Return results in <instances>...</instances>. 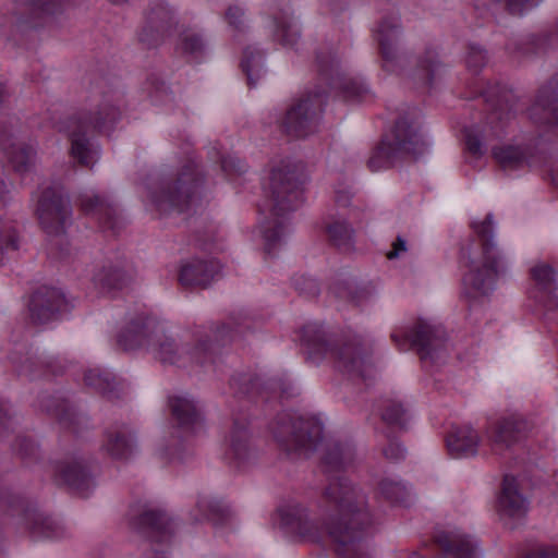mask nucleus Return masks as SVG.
<instances>
[{
    "instance_id": "1",
    "label": "nucleus",
    "mask_w": 558,
    "mask_h": 558,
    "mask_svg": "<svg viewBox=\"0 0 558 558\" xmlns=\"http://www.w3.org/2000/svg\"><path fill=\"white\" fill-rule=\"evenodd\" d=\"M355 458V448L350 441H327L322 462L329 484L323 494L326 518L322 524L310 520L306 508L300 504H289L278 510L283 529L313 543L328 537L339 558H366L365 539L373 525L365 495L347 477L332 475L352 466Z\"/></svg>"
},
{
    "instance_id": "2",
    "label": "nucleus",
    "mask_w": 558,
    "mask_h": 558,
    "mask_svg": "<svg viewBox=\"0 0 558 558\" xmlns=\"http://www.w3.org/2000/svg\"><path fill=\"white\" fill-rule=\"evenodd\" d=\"M317 76L324 87L314 86L306 90L287 110L282 121L283 131L293 137H305L317 131L329 90L340 93L345 99H362L367 89L345 77L336 56L330 49L316 51Z\"/></svg>"
},
{
    "instance_id": "3",
    "label": "nucleus",
    "mask_w": 558,
    "mask_h": 558,
    "mask_svg": "<svg viewBox=\"0 0 558 558\" xmlns=\"http://www.w3.org/2000/svg\"><path fill=\"white\" fill-rule=\"evenodd\" d=\"M121 99L111 89L96 87L86 106L56 122V129L71 142L70 155L82 167L93 168L99 159V149L88 133H102L113 129L121 119Z\"/></svg>"
},
{
    "instance_id": "4",
    "label": "nucleus",
    "mask_w": 558,
    "mask_h": 558,
    "mask_svg": "<svg viewBox=\"0 0 558 558\" xmlns=\"http://www.w3.org/2000/svg\"><path fill=\"white\" fill-rule=\"evenodd\" d=\"M473 235L460 246L459 260L469 271L463 276L465 286L481 294L495 289L498 279L507 276L509 259L495 241V221L492 213L482 221H472Z\"/></svg>"
},
{
    "instance_id": "5",
    "label": "nucleus",
    "mask_w": 558,
    "mask_h": 558,
    "mask_svg": "<svg viewBox=\"0 0 558 558\" xmlns=\"http://www.w3.org/2000/svg\"><path fill=\"white\" fill-rule=\"evenodd\" d=\"M239 329L233 330L229 324L198 327L193 332V340L179 349L175 340L158 323L148 350L162 364L178 367H206L214 365L221 349L230 344Z\"/></svg>"
},
{
    "instance_id": "6",
    "label": "nucleus",
    "mask_w": 558,
    "mask_h": 558,
    "mask_svg": "<svg viewBox=\"0 0 558 558\" xmlns=\"http://www.w3.org/2000/svg\"><path fill=\"white\" fill-rule=\"evenodd\" d=\"M300 340L307 362L317 364L329 355L336 368L350 377L366 380L372 376V344L361 336L333 340L322 324L308 323L301 328Z\"/></svg>"
},
{
    "instance_id": "7",
    "label": "nucleus",
    "mask_w": 558,
    "mask_h": 558,
    "mask_svg": "<svg viewBox=\"0 0 558 558\" xmlns=\"http://www.w3.org/2000/svg\"><path fill=\"white\" fill-rule=\"evenodd\" d=\"M204 182L199 165L189 160L175 173L160 182L153 201L162 214L196 211L201 204Z\"/></svg>"
},
{
    "instance_id": "8",
    "label": "nucleus",
    "mask_w": 558,
    "mask_h": 558,
    "mask_svg": "<svg viewBox=\"0 0 558 558\" xmlns=\"http://www.w3.org/2000/svg\"><path fill=\"white\" fill-rule=\"evenodd\" d=\"M426 148L427 144L417 122L403 116L373 149L367 167L373 172L389 169L397 160L407 156L417 158Z\"/></svg>"
},
{
    "instance_id": "9",
    "label": "nucleus",
    "mask_w": 558,
    "mask_h": 558,
    "mask_svg": "<svg viewBox=\"0 0 558 558\" xmlns=\"http://www.w3.org/2000/svg\"><path fill=\"white\" fill-rule=\"evenodd\" d=\"M269 428L278 446L289 456L306 457L323 439V425L318 420L289 411L279 413Z\"/></svg>"
},
{
    "instance_id": "10",
    "label": "nucleus",
    "mask_w": 558,
    "mask_h": 558,
    "mask_svg": "<svg viewBox=\"0 0 558 558\" xmlns=\"http://www.w3.org/2000/svg\"><path fill=\"white\" fill-rule=\"evenodd\" d=\"M390 338L400 351L416 350L422 361L438 363L448 356L445 329L422 319L411 328L395 330Z\"/></svg>"
},
{
    "instance_id": "11",
    "label": "nucleus",
    "mask_w": 558,
    "mask_h": 558,
    "mask_svg": "<svg viewBox=\"0 0 558 558\" xmlns=\"http://www.w3.org/2000/svg\"><path fill=\"white\" fill-rule=\"evenodd\" d=\"M268 208L272 216L284 218L304 202V175L296 166L276 167L270 172Z\"/></svg>"
},
{
    "instance_id": "12",
    "label": "nucleus",
    "mask_w": 558,
    "mask_h": 558,
    "mask_svg": "<svg viewBox=\"0 0 558 558\" xmlns=\"http://www.w3.org/2000/svg\"><path fill=\"white\" fill-rule=\"evenodd\" d=\"M36 213L43 230L49 235H62L72 225L71 202L53 187L41 192Z\"/></svg>"
},
{
    "instance_id": "13",
    "label": "nucleus",
    "mask_w": 558,
    "mask_h": 558,
    "mask_svg": "<svg viewBox=\"0 0 558 558\" xmlns=\"http://www.w3.org/2000/svg\"><path fill=\"white\" fill-rule=\"evenodd\" d=\"M532 423L521 414L501 416L492 422L486 430V439L496 454H502L524 441L532 430Z\"/></svg>"
},
{
    "instance_id": "14",
    "label": "nucleus",
    "mask_w": 558,
    "mask_h": 558,
    "mask_svg": "<svg viewBox=\"0 0 558 558\" xmlns=\"http://www.w3.org/2000/svg\"><path fill=\"white\" fill-rule=\"evenodd\" d=\"M177 26L173 9L162 0L151 1L138 32V43L146 49L157 48Z\"/></svg>"
},
{
    "instance_id": "15",
    "label": "nucleus",
    "mask_w": 558,
    "mask_h": 558,
    "mask_svg": "<svg viewBox=\"0 0 558 558\" xmlns=\"http://www.w3.org/2000/svg\"><path fill=\"white\" fill-rule=\"evenodd\" d=\"M130 527L136 533L157 544H167L174 534V525L170 517L161 509L143 508L131 510Z\"/></svg>"
},
{
    "instance_id": "16",
    "label": "nucleus",
    "mask_w": 558,
    "mask_h": 558,
    "mask_svg": "<svg viewBox=\"0 0 558 558\" xmlns=\"http://www.w3.org/2000/svg\"><path fill=\"white\" fill-rule=\"evenodd\" d=\"M28 311L33 323L46 324L69 312L70 304L61 290L41 287L32 294Z\"/></svg>"
},
{
    "instance_id": "17",
    "label": "nucleus",
    "mask_w": 558,
    "mask_h": 558,
    "mask_svg": "<svg viewBox=\"0 0 558 558\" xmlns=\"http://www.w3.org/2000/svg\"><path fill=\"white\" fill-rule=\"evenodd\" d=\"M158 320L147 314L137 313L131 317L117 336V344L123 351L146 349L150 344Z\"/></svg>"
},
{
    "instance_id": "18",
    "label": "nucleus",
    "mask_w": 558,
    "mask_h": 558,
    "mask_svg": "<svg viewBox=\"0 0 558 558\" xmlns=\"http://www.w3.org/2000/svg\"><path fill=\"white\" fill-rule=\"evenodd\" d=\"M37 409L56 418L59 424L74 433L78 434L88 426V418L76 412L69 400L56 395L44 392L38 396Z\"/></svg>"
},
{
    "instance_id": "19",
    "label": "nucleus",
    "mask_w": 558,
    "mask_h": 558,
    "mask_svg": "<svg viewBox=\"0 0 558 558\" xmlns=\"http://www.w3.org/2000/svg\"><path fill=\"white\" fill-rule=\"evenodd\" d=\"M81 210L95 218L102 231L117 234L122 228V219L109 199L99 194L85 193L78 198Z\"/></svg>"
},
{
    "instance_id": "20",
    "label": "nucleus",
    "mask_w": 558,
    "mask_h": 558,
    "mask_svg": "<svg viewBox=\"0 0 558 558\" xmlns=\"http://www.w3.org/2000/svg\"><path fill=\"white\" fill-rule=\"evenodd\" d=\"M529 114L536 124L549 125L558 130V74L538 89Z\"/></svg>"
},
{
    "instance_id": "21",
    "label": "nucleus",
    "mask_w": 558,
    "mask_h": 558,
    "mask_svg": "<svg viewBox=\"0 0 558 558\" xmlns=\"http://www.w3.org/2000/svg\"><path fill=\"white\" fill-rule=\"evenodd\" d=\"M401 34L399 16L384 17L376 31V40L383 59V69L387 72L399 70L397 44Z\"/></svg>"
},
{
    "instance_id": "22",
    "label": "nucleus",
    "mask_w": 558,
    "mask_h": 558,
    "mask_svg": "<svg viewBox=\"0 0 558 558\" xmlns=\"http://www.w3.org/2000/svg\"><path fill=\"white\" fill-rule=\"evenodd\" d=\"M226 454L235 468H242L255 458V447L246 418H233Z\"/></svg>"
},
{
    "instance_id": "23",
    "label": "nucleus",
    "mask_w": 558,
    "mask_h": 558,
    "mask_svg": "<svg viewBox=\"0 0 558 558\" xmlns=\"http://www.w3.org/2000/svg\"><path fill=\"white\" fill-rule=\"evenodd\" d=\"M54 482L58 485H65L71 492L83 498L88 497L94 487L89 471L78 460L57 462Z\"/></svg>"
},
{
    "instance_id": "24",
    "label": "nucleus",
    "mask_w": 558,
    "mask_h": 558,
    "mask_svg": "<svg viewBox=\"0 0 558 558\" xmlns=\"http://www.w3.org/2000/svg\"><path fill=\"white\" fill-rule=\"evenodd\" d=\"M220 265L214 259H192L183 263L179 282L185 288H207L219 275Z\"/></svg>"
},
{
    "instance_id": "25",
    "label": "nucleus",
    "mask_w": 558,
    "mask_h": 558,
    "mask_svg": "<svg viewBox=\"0 0 558 558\" xmlns=\"http://www.w3.org/2000/svg\"><path fill=\"white\" fill-rule=\"evenodd\" d=\"M529 509L527 499L520 493L512 475H505L498 497V511L502 518L522 519Z\"/></svg>"
},
{
    "instance_id": "26",
    "label": "nucleus",
    "mask_w": 558,
    "mask_h": 558,
    "mask_svg": "<svg viewBox=\"0 0 558 558\" xmlns=\"http://www.w3.org/2000/svg\"><path fill=\"white\" fill-rule=\"evenodd\" d=\"M135 447V434L125 423L116 424L105 432L102 449L113 459H128Z\"/></svg>"
},
{
    "instance_id": "27",
    "label": "nucleus",
    "mask_w": 558,
    "mask_h": 558,
    "mask_svg": "<svg viewBox=\"0 0 558 558\" xmlns=\"http://www.w3.org/2000/svg\"><path fill=\"white\" fill-rule=\"evenodd\" d=\"M480 441L478 433L469 425L452 427L446 437L448 452L457 459L476 456Z\"/></svg>"
},
{
    "instance_id": "28",
    "label": "nucleus",
    "mask_w": 558,
    "mask_h": 558,
    "mask_svg": "<svg viewBox=\"0 0 558 558\" xmlns=\"http://www.w3.org/2000/svg\"><path fill=\"white\" fill-rule=\"evenodd\" d=\"M168 405L177 425L186 432H196L203 426V416L196 403L185 396L168 398Z\"/></svg>"
},
{
    "instance_id": "29",
    "label": "nucleus",
    "mask_w": 558,
    "mask_h": 558,
    "mask_svg": "<svg viewBox=\"0 0 558 558\" xmlns=\"http://www.w3.org/2000/svg\"><path fill=\"white\" fill-rule=\"evenodd\" d=\"M12 134L0 133V145L4 150L8 162L17 173L28 172L35 163L36 149L32 145L9 143Z\"/></svg>"
},
{
    "instance_id": "30",
    "label": "nucleus",
    "mask_w": 558,
    "mask_h": 558,
    "mask_svg": "<svg viewBox=\"0 0 558 558\" xmlns=\"http://www.w3.org/2000/svg\"><path fill=\"white\" fill-rule=\"evenodd\" d=\"M435 542L446 555L452 558H475L477 543L470 536L458 531H441L435 535Z\"/></svg>"
},
{
    "instance_id": "31",
    "label": "nucleus",
    "mask_w": 558,
    "mask_h": 558,
    "mask_svg": "<svg viewBox=\"0 0 558 558\" xmlns=\"http://www.w3.org/2000/svg\"><path fill=\"white\" fill-rule=\"evenodd\" d=\"M26 527L34 538L58 539L65 536V530L53 519L33 509L24 510Z\"/></svg>"
},
{
    "instance_id": "32",
    "label": "nucleus",
    "mask_w": 558,
    "mask_h": 558,
    "mask_svg": "<svg viewBox=\"0 0 558 558\" xmlns=\"http://www.w3.org/2000/svg\"><path fill=\"white\" fill-rule=\"evenodd\" d=\"M492 155L504 171H512L527 165L531 153L525 145L504 144L493 147Z\"/></svg>"
},
{
    "instance_id": "33",
    "label": "nucleus",
    "mask_w": 558,
    "mask_h": 558,
    "mask_svg": "<svg viewBox=\"0 0 558 558\" xmlns=\"http://www.w3.org/2000/svg\"><path fill=\"white\" fill-rule=\"evenodd\" d=\"M484 96L487 102H490L492 112L489 120L493 123L495 120L502 121L509 119L513 110V95L505 86L499 84L489 87L485 90Z\"/></svg>"
},
{
    "instance_id": "34",
    "label": "nucleus",
    "mask_w": 558,
    "mask_h": 558,
    "mask_svg": "<svg viewBox=\"0 0 558 558\" xmlns=\"http://www.w3.org/2000/svg\"><path fill=\"white\" fill-rule=\"evenodd\" d=\"M325 231L329 243L341 252H352L355 244V231L347 220L328 222Z\"/></svg>"
},
{
    "instance_id": "35",
    "label": "nucleus",
    "mask_w": 558,
    "mask_h": 558,
    "mask_svg": "<svg viewBox=\"0 0 558 558\" xmlns=\"http://www.w3.org/2000/svg\"><path fill=\"white\" fill-rule=\"evenodd\" d=\"M85 385L93 388L109 400L120 398V388L114 376L99 368L88 369L84 375Z\"/></svg>"
},
{
    "instance_id": "36",
    "label": "nucleus",
    "mask_w": 558,
    "mask_h": 558,
    "mask_svg": "<svg viewBox=\"0 0 558 558\" xmlns=\"http://www.w3.org/2000/svg\"><path fill=\"white\" fill-rule=\"evenodd\" d=\"M95 283L107 291L121 290L129 284L131 276L121 265L104 266L95 276Z\"/></svg>"
},
{
    "instance_id": "37",
    "label": "nucleus",
    "mask_w": 558,
    "mask_h": 558,
    "mask_svg": "<svg viewBox=\"0 0 558 558\" xmlns=\"http://www.w3.org/2000/svg\"><path fill=\"white\" fill-rule=\"evenodd\" d=\"M331 291L337 298L354 305L363 304L373 293V289L369 284H359L355 280L336 282L331 287Z\"/></svg>"
},
{
    "instance_id": "38",
    "label": "nucleus",
    "mask_w": 558,
    "mask_h": 558,
    "mask_svg": "<svg viewBox=\"0 0 558 558\" xmlns=\"http://www.w3.org/2000/svg\"><path fill=\"white\" fill-rule=\"evenodd\" d=\"M275 21L277 26L276 36L280 44L288 48H294L301 38V33L291 12L282 10L281 15L276 16Z\"/></svg>"
},
{
    "instance_id": "39",
    "label": "nucleus",
    "mask_w": 558,
    "mask_h": 558,
    "mask_svg": "<svg viewBox=\"0 0 558 558\" xmlns=\"http://www.w3.org/2000/svg\"><path fill=\"white\" fill-rule=\"evenodd\" d=\"M530 276L539 291L556 299L558 290L557 270L546 263H538L530 269Z\"/></svg>"
},
{
    "instance_id": "40",
    "label": "nucleus",
    "mask_w": 558,
    "mask_h": 558,
    "mask_svg": "<svg viewBox=\"0 0 558 558\" xmlns=\"http://www.w3.org/2000/svg\"><path fill=\"white\" fill-rule=\"evenodd\" d=\"M264 53L256 48L247 47L244 49L241 68L246 74L247 84L254 87L260 78L264 70Z\"/></svg>"
},
{
    "instance_id": "41",
    "label": "nucleus",
    "mask_w": 558,
    "mask_h": 558,
    "mask_svg": "<svg viewBox=\"0 0 558 558\" xmlns=\"http://www.w3.org/2000/svg\"><path fill=\"white\" fill-rule=\"evenodd\" d=\"M381 420L391 427L405 429L410 421L408 409L397 400H386L381 409Z\"/></svg>"
},
{
    "instance_id": "42",
    "label": "nucleus",
    "mask_w": 558,
    "mask_h": 558,
    "mask_svg": "<svg viewBox=\"0 0 558 558\" xmlns=\"http://www.w3.org/2000/svg\"><path fill=\"white\" fill-rule=\"evenodd\" d=\"M196 506L204 518L213 521L214 523L222 522L230 514L228 506H226L221 500L207 495H201L197 499Z\"/></svg>"
},
{
    "instance_id": "43",
    "label": "nucleus",
    "mask_w": 558,
    "mask_h": 558,
    "mask_svg": "<svg viewBox=\"0 0 558 558\" xmlns=\"http://www.w3.org/2000/svg\"><path fill=\"white\" fill-rule=\"evenodd\" d=\"M380 496L395 505H405L409 499V490L401 481L384 478L378 484Z\"/></svg>"
},
{
    "instance_id": "44",
    "label": "nucleus",
    "mask_w": 558,
    "mask_h": 558,
    "mask_svg": "<svg viewBox=\"0 0 558 558\" xmlns=\"http://www.w3.org/2000/svg\"><path fill=\"white\" fill-rule=\"evenodd\" d=\"M20 248L19 235L11 225L0 227V265L7 259L14 258Z\"/></svg>"
},
{
    "instance_id": "45",
    "label": "nucleus",
    "mask_w": 558,
    "mask_h": 558,
    "mask_svg": "<svg viewBox=\"0 0 558 558\" xmlns=\"http://www.w3.org/2000/svg\"><path fill=\"white\" fill-rule=\"evenodd\" d=\"M56 363H57V361L54 357L40 359L38 361L40 368L37 369V368H35V362L32 360H27L22 365L20 372H21V374H24L25 376H28L31 378H36L40 375H47V374H51V375L56 376V375L62 374L63 368H64L62 365H59L57 367Z\"/></svg>"
},
{
    "instance_id": "46",
    "label": "nucleus",
    "mask_w": 558,
    "mask_h": 558,
    "mask_svg": "<svg viewBox=\"0 0 558 558\" xmlns=\"http://www.w3.org/2000/svg\"><path fill=\"white\" fill-rule=\"evenodd\" d=\"M230 387L235 397H253L258 391L259 378L250 374H240L231 378Z\"/></svg>"
},
{
    "instance_id": "47",
    "label": "nucleus",
    "mask_w": 558,
    "mask_h": 558,
    "mask_svg": "<svg viewBox=\"0 0 558 558\" xmlns=\"http://www.w3.org/2000/svg\"><path fill=\"white\" fill-rule=\"evenodd\" d=\"M268 199L266 201L265 209L270 211L268 208ZM271 214V213H269ZM274 218V221H268V227L264 228L263 236L265 240V251L270 254L276 245L280 242V239L282 236V230H283V221L279 220L280 218H277L272 215H270Z\"/></svg>"
},
{
    "instance_id": "48",
    "label": "nucleus",
    "mask_w": 558,
    "mask_h": 558,
    "mask_svg": "<svg viewBox=\"0 0 558 558\" xmlns=\"http://www.w3.org/2000/svg\"><path fill=\"white\" fill-rule=\"evenodd\" d=\"M13 449L25 464L35 462L39 457L38 446L26 436H17Z\"/></svg>"
},
{
    "instance_id": "49",
    "label": "nucleus",
    "mask_w": 558,
    "mask_h": 558,
    "mask_svg": "<svg viewBox=\"0 0 558 558\" xmlns=\"http://www.w3.org/2000/svg\"><path fill=\"white\" fill-rule=\"evenodd\" d=\"M204 49L205 43L199 34L191 31L181 34L180 50L184 54L198 57L204 52Z\"/></svg>"
},
{
    "instance_id": "50",
    "label": "nucleus",
    "mask_w": 558,
    "mask_h": 558,
    "mask_svg": "<svg viewBox=\"0 0 558 558\" xmlns=\"http://www.w3.org/2000/svg\"><path fill=\"white\" fill-rule=\"evenodd\" d=\"M439 65L437 53L432 49H427L424 57L418 61V69L423 72L422 80L424 85L430 86L433 84L434 74Z\"/></svg>"
},
{
    "instance_id": "51",
    "label": "nucleus",
    "mask_w": 558,
    "mask_h": 558,
    "mask_svg": "<svg viewBox=\"0 0 558 558\" xmlns=\"http://www.w3.org/2000/svg\"><path fill=\"white\" fill-rule=\"evenodd\" d=\"M464 142L466 151L474 158H481L485 154L483 138L472 129L464 130Z\"/></svg>"
},
{
    "instance_id": "52",
    "label": "nucleus",
    "mask_w": 558,
    "mask_h": 558,
    "mask_svg": "<svg viewBox=\"0 0 558 558\" xmlns=\"http://www.w3.org/2000/svg\"><path fill=\"white\" fill-rule=\"evenodd\" d=\"M487 62L486 52L476 45L469 46L466 66L473 73H478Z\"/></svg>"
},
{
    "instance_id": "53",
    "label": "nucleus",
    "mask_w": 558,
    "mask_h": 558,
    "mask_svg": "<svg viewBox=\"0 0 558 558\" xmlns=\"http://www.w3.org/2000/svg\"><path fill=\"white\" fill-rule=\"evenodd\" d=\"M293 284L295 290L307 298H315L319 294L318 282L305 276H298L293 278Z\"/></svg>"
},
{
    "instance_id": "54",
    "label": "nucleus",
    "mask_w": 558,
    "mask_h": 558,
    "mask_svg": "<svg viewBox=\"0 0 558 558\" xmlns=\"http://www.w3.org/2000/svg\"><path fill=\"white\" fill-rule=\"evenodd\" d=\"M221 169L227 175H241L246 172L247 165L235 156H226L221 159Z\"/></svg>"
},
{
    "instance_id": "55",
    "label": "nucleus",
    "mask_w": 558,
    "mask_h": 558,
    "mask_svg": "<svg viewBox=\"0 0 558 558\" xmlns=\"http://www.w3.org/2000/svg\"><path fill=\"white\" fill-rule=\"evenodd\" d=\"M381 453L390 462L397 463L405 458V448L396 439H389L387 446L381 449Z\"/></svg>"
},
{
    "instance_id": "56",
    "label": "nucleus",
    "mask_w": 558,
    "mask_h": 558,
    "mask_svg": "<svg viewBox=\"0 0 558 558\" xmlns=\"http://www.w3.org/2000/svg\"><path fill=\"white\" fill-rule=\"evenodd\" d=\"M543 0H505L506 8L513 15H522L537 7Z\"/></svg>"
},
{
    "instance_id": "57",
    "label": "nucleus",
    "mask_w": 558,
    "mask_h": 558,
    "mask_svg": "<svg viewBox=\"0 0 558 558\" xmlns=\"http://www.w3.org/2000/svg\"><path fill=\"white\" fill-rule=\"evenodd\" d=\"M244 12L236 5L229 7L226 12V20L234 29L241 31L243 25Z\"/></svg>"
},
{
    "instance_id": "58",
    "label": "nucleus",
    "mask_w": 558,
    "mask_h": 558,
    "mask_svg": "<svg viewBox=\"0 0 558 558\" xmlns=\"http://www.w3.org/2000/svg\"><path fill=\"white\" fill-rule=\"evenodd\" d=\"M11 408L7 402L0 401V438L11 428Z\"/></svg>"
},
{
    "instance_id": "59",
    "label": "nucleus",
    "mask_w": 558,
    "mask_h": 558,
    "mask_svg": "<svg viewBox=\"0 0 558 558\" xmlns=\"http://www.w3.org/2000/svg\"><path fill=\"white\" fill-rule=\"evenodd\" d=\"M407 251V241L401 236L398 235L392 243V248L387 253L388 259H395L399 257V255Z\"/></svg>"
},
{
    "instance_id": "60",
    "label": "nucleus",
    "mask_w": 558,
    "mask_h": 558,
    "mask_svg": "<svg viewBox=\"0 0 558 558\" xmlns=\"http://www.w3.org/2000/svg\"><path fill=\"white\" fill-rule=\"evenodd\" d=\"M523 558H558V548L545 547L529 553Z\"/></svg>"
},
{
    "instance_id": "61",
    "label": "nucleus",
    "mask_w": 558,
    "mask_h": 558,
    "mask_svg": "<svg viewBox=\"0 0 558 558\" xmlns=\"http://www.w3.org/2000/svg\"><path fill=\"white\" fill-rule=\"evenodd\" d=\"M15 498L0 488V512L14 507Z\"/></svg>"
},
{
    "instance_id": "62",
    "label": "nucleus",
    "mask_w": 558,
    "mask_h": 558,
    "mask_svg": "<svg viewBox=\"0 0 558 558\" xmlns=\"http://www.w3.org/2000/svg\"><path fill=\"white\" fill-rule=\"evenodd\" d=\"M9 194V184L4 180V173L2 169H0V201L5 202L8 199Z\"/></svg>"
},
{
    "instance_id": "63",
    "label": "nucleus",
    "mask_w": 558,
    "mask_h": 558,
    "mask_svg": "<svg viewBox=\"0 0 558 558\" xmlns=\"http://www.w3.org/2000/svg\"><path fill=\"white\" fill-rule=\"evenodd\" d=\"M292 390H293L292 387L291 388H282L281 393H282V396H286L287 398H289L294 395Z\"/></svg>"
},
{
    "instance_id": "64",
    "label": "nucleus",
    "mask_w": 558,
    "mask_h": 558,
    "mask_svg": "<svg viewBox=\"0 0 558 558\" xmlns=\"http://www.w3.org/2000/svg\"><path fill=\"white\" fill-rule=\"evenodd\" d=\"M151 558H166V556L163 553H160L157 549H155L154 557Z\"/></svg>"
}]
</instances>
